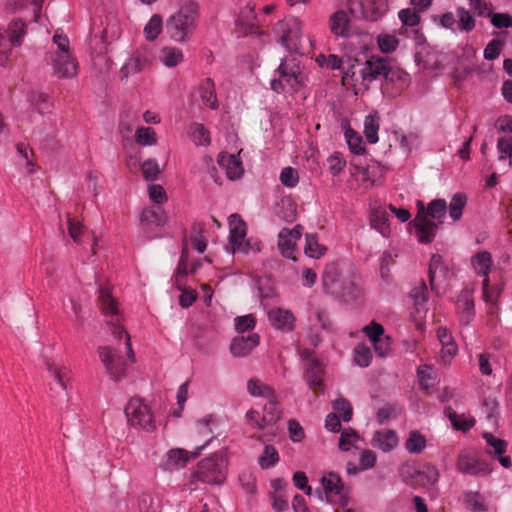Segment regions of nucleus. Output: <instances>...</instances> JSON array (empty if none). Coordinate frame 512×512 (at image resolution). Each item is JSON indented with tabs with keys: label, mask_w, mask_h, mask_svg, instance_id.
<instances>
[{
	"label": "nucleus",
	"mask_w": 512,
	"mask_h": 512,
	"mask_svg": "<svg viewBox=\"0 0 512 512\" xmlns=\"http://www.w3.org/2000/svg\"><path fill=\"white\" fill-rule=\"evenodd\" d=\"M125 414L132 427L141 428L147 432H153L156 429L150 408L140 399H131L125 407Z\"/></svg>",
	"instance_id": "nucleus-4"
},
{
	"label": "nucleus",
	"mask_w": 512,
	"mask_h": 512,
	"mask_svg": "<svg viewBox=\"0 0 512 512\" xmlns=\"http://www.w3.org/2000/svg\"><path fill=\"white\" fill-rule=\"evenodd\" d=\"M419 468H417L416 464L411 463H405L402 465L399 469L400 476L402 477V480L406 484H416L417 477L419 474Z\"/></svg>",
	"instance_id": "nucleus-59"
},
{
	"label": "nucleus",
	"mask_w": 512,
	"mask_h": 512,
	"mask_svg": "<svg viewBox=\"0 0 512 512\" xmlns=\"http://www.w3.org/2000/svg\"><path fill=\"white\" fill-rule=\"evenodd\" d=\"M410 297L413 300L415 308L419 311L428 301L427 286L424 281H421L419 287H415L410 292Z\"/></svg>",
	"instance_id": "nucleus-55"
},
{
	"label": "nucleus",
	"mask_w": 512,
	"mask_h": 512,
	"mask_svg": "<svg viewBox=\"0 0 512 512\" xmlns=\"http://www.w3.org/2000/svg\"><path fill=\"white\" fill-rule=\"evenodd\" d=\"M379 117L378 113H370L364 120V135L369 144L378 142Z\"/></svg>",
	"instance_id": "nucleus-33"
},
{
	"label": "nucleus",
	"mask_w": 512,
	"mask_h": 512,
	"mask_svg": "<svg viewBox=\"0 0 512 512\" xmlns=\"http://www.w3.org/2000/svg\"><path fill=\"white\" fill-rule=\"evenodd\" d=\"M499 160L509 158V165L512 166V139L500 137L497 141Z\"/></svg>",
	"instance_id": "nucleus-64"
},
{
	"label": "nucleus",
	"mask_w": 512,
	"mask_h": 512,
	"mask_svg": "<svg viewBox=\"0 0 512 512\" xmlns=\"http://www.w3.org/2000/svg\"><path fill=\"white\" fill-rule=\"evenodd\" d=\"M345 126L344 137L350 152L355 155H363L366 152V148L363 144L362 136L351 128L348 122L345 123Z\"/></svg>",
	"instance_id": "nucleus-32"
},
{
	"label": "nucleus",
	"mask_w": 512,
	"mask_h": 512,
	"mask_svg": "<svg viewBox=\"0 0 512 512\" xmlns=\"http://www.w3.org/2000/svg\"><path fill=\"white\" fill-rule=\"evenodd\" d=\"M456 468L458 472L473 476H485L493 471V468L485 460L470 456L466 452L459 453Z\"/></svg>",
	"instance_id": "nucleus-10"
},
{
	"label": "nucleus",
	"mask_w": 512,
	"mask_h": 512,
	"mask_svg": "<svg viewBox=\"0 0 512 512\" xmlns=\"http://www.w3.org/2000/svg\"><path fill=\"white\" fill-rule=\"evenodd\" d=\"M279 460L280 458L277 449L272 445H265L258 463L262 469H269L274 467Z\"/></svg>",
	"instance_id": "nucleus-42"
},
{
	"label": "nucleus",
	"mask_w": 512,
	"mask_h": 512,
	"mask_svg": "<svg viewBox=\"0 0 512 512\" xmlns=\"http://www.w3.org/2000/svg\"><path fill=\"white\" fill-rule=\"evenodd\" d=\"M399 44V40L394 35L382 34L378 36V46L383 53L394 52Z\"/></svg>",
	"instance_id": "nucleus-63"
},
{
	"label": "nucleus",
	"mask_w": 512,
	"mask_h": 512,
	"mask_svg": "<svg viewBox=\"0 0 512 512\" xmlns=\"http://www.w3.org/2000/svg\"><path fill=\"white\" fill-rule=\"evenodd\" d=\"M388 61V57L371 56V58L364 63L363 68L360 70V75L363 82L369 84L378 79L380 76L385 78Z\"/></svg>",
	"instance_id": "nucleus-12"
},
{
	"label": "nucleus",
	"mask_w": 512,
	"mask_h": 512,
	"mask_svg": "<svg viewBox=\"0 0 512 512\" xmlns=\"http://www.w3.org/2000/svg\"><path fill=\"white\" fill-rule=\"evenodd\" d=\"M268 318L276 329L292 331L294 329L295 317L288 311L281 308L272 309L268 312Z\"/></svg>",
	"instance_id": "nucleus-22"
},
{
	"label": "nucleus",
	"mask_w": 512,
	"mask_h": 512,
	"mask_svg": "<svg viewBox=\"0 0 512 512\" xmlns=\"http://www.w3.org/2000/svg\"><path fill=\"white\" fill-rule=\"evenodd\" d=\"M99 300L102 312L105 315H117L118 307L115 298L112 297L111 292L106 287L99 288Z\"/></svg>",
	"instance_id": "nucleus-39"
},
{
	"label": "nucleus",
	"mask_w": 512,
	"mask_h": 512,
	"mask_svg": "<svg viewBox=\"0 0 512 512\" xmlns=\"http://www.w3.org/2000/svg\"><path fill=\"white\" fill-rule=\"evenodd\" d=\"M161 58L167 67H175L183 61V53L176 47H164L161 50Z\"/></svg>",
	"instance_id": "nucleus-49"
},
{
	"label": "nucleus",
	"mask_w": 512,
	"mask_h": 512,
	"mask_svg": "<svg viewBox=\"0 0 512 512\" xmlns=\"http://www.w3.org/2000/svg\"><path fill=\"white\" fill-rule=\"evenodd\" d=\"M278 27L282 31V36L280 38L281 44L289 50L296 47L297 41L300 37V28L297 21H280L278 23Z\"/></svg>",
	"instance_id": "nucleus-19"
},
{
	"label": "nucleus",
	"mask_w": 512,
	"mask_h": 512,
	"mask_svg": "<svg viewBox=\"0 0 512 512\" xmlns=\"http://www.w3.org/2000/svg\"><path fill=\"white\" fill-rule=\"evenodd\" d=\"M416 484L424 487L432 486L438 481L439 471L435 465L426 463L419 469Z\"/></svg>",
	"instance_id": "nucleus-34"
},
{
	"label": "nucleus",
	"mask_w": 512,
	"mask_h": 512,
	"mask_svg": "<svg viewBox=\"0 0 512 512\" xmlns=\"http://www.w3.org/2000/svg\"><path fill=\"white\" fill-rule=\"evenodd\" d=\"M326 494L340 495L343 490V481L339 474L329 472L321 479Z\"/></svg>",
	"instance_id": "nucleus-37"
},
{
	"label": "nucleus",
	"mask_w": 512,
	"mask_h": 512,
	"mask_svg": "<svg viewBox=\"0 0 512 512\" xmlns=\"http://www.w3.org/2000/svg\"><path fill=\"white\" fill-rule=\"evenodd\" d=\"M223 467L222 455L215 453L198 463V469L194 473V477L207 484H221L225 480Z\"/></svg>",
	"instance_id": "nucleus-5"
},
{
	"label": "nucleus",
	"mask_w": 512,
	"mask_h": 512,
	"mask_svg": "<svg viewBox=\"0 0 512 512\" xmlns=\"http://www.w3.org/2000/svg\"><path fill=\"white\" fill-rule=\"evenodd\" d=\"M467 203V197L463 193L453 195L449 204V215L453 221H458L462 217L463 209Z\"/></svg>",
	"instance_id": "nucleus-43"
},
{
	"label": "nucleus",
	"mask_w": 512,
	"mask_h": 512,
	"mask_svg": "<svg viewBox=\"0 0 512 512\" xmlns=\"http://www.w3.org/2000/svg\"><path fill=\"white\" fill-rule=\"evenodd\" d=\"M426 447V438L419 431L413 430L405 442V448L409 453L420 454Z\"/></svg>",
	"instance_id": "nucleus-40"
},
{
	"label": "nucleus",
	"mask_w": 512,
	"mask_h": 512,
	"mask_svg": "<svg viewBox=\"0 0 512 512\" xmlns=\"http://www.w3.org/2000/svg\"><path fill=\"white\" fill-rule=\"evenodd\" d=\"M27 33V24L20 18L12 20L7 30L3 33L9 46H20L22 38Z\"/></svg>",
	"instance_id": "nucleus-23"
},
{
	"label": "nucleus",
	"mask_w": 512,
	"mask_h": 512,
	"mask_svg": "<svg viewBox=\"0 0 512 512\" xmlns=\"http://www.w3.org/2000/svg\"><path fill=\"white\" fill-rule=\"evenodd\" d=\"M212 441V437L205 441L202 445L198 446L194 452L191 453V457L197 458L201 451ZM190 455L187 450L181 448L171 449L167 452V460L165 466L169 470L184 467L189 461Z\"/></svg>",
	"instance_id": "nucleus-14"
},
{
	"label": "nucleus",
	"mask_w": 512,
	"mask_h": 512,
	"mask_svg": "<svg viewBox=\"0 0 512 512\" xmlns=\"http://www.w3.org/2000/svg\"><path fill=\"white\" fill-rule=\"evenodd\" d=\"M135 140L140 145H154L157 142L156 132L150 127L137 129Z\"/></svg>",
	"instance_id": "nucleus-57"
},
{
	"label": "nucleus",
	"mask_w": 512,
	"mask_h": 512,
	"mask_svg": "<svg viewBox=\"0 0 512 512\" xmlns=\"http://www.w3.org/2000/svg\"><path fill=\"white\" fill-rule=\"evenodd\" d=\"M456 306L457 311L460 314V323L463 325H468L475 316L473 291L468 288H464L458 297Z\"/></svg>",
	"instance_id": "nucleus-15"
},
{
	"label": "nucleus",
	"mask_w": 512,
	"mask_h": 512,
	"mask_svg": "<svg viewBox=\"0 0 512 512\" xmlns=\"http://www.w3.org/2000/svg\"><path fill=\"white\" fill-rule=\"evenodd\" d=\"M199 4L187 0L180 9L166 21V32L171 40L184 43L191 39L197 29L200 18Z\"/></svg>",
	"instance_id": "nucleus-1"
},
{
	"label": "nucleus",
	"mask_w": 512,
	"mask_h": 512,
	"mask_svg": "<svg viewBox=\"0 0 512 512\" xmlns=\"http://www.w3.org/2000/svg\"><path fill=\"white\" fill-rule=\"evenodd\" d=\"M446 211V201L444 199H435L428 204L427 209H425V214L426 218L430 217L439 222L441 221V218L445 216Z\"/></svg>",
	"instance_id": "nucleus-48"
},
{
	"label": "nucleus",
	"mask_w": 512,
	"mask_h": 512,
	"mask_svg": "<svg viewBox=\"0 0 512 512\" xmlns=\"http://www.w3.org/2000/svg\"><path fill=\"white\" fill-rule=\"evenodd\" d=\"M108 325H110V329L112 334L115 338L121 339L123 336H125V346L127 348V356L132 360V362H135V355L132 349L131 345V338L129 333L125 330V328L118 322L108 321Z\"/></svg>",
	"instance_id": "nucleus-44"
},
{
	"label": "nucleus",
	"mask_w": 512,
	"mask_h": 512,
	"mask_svg": "<svg viewBox=\"0 0 512 512\" xmlns=\"http://www.w3.org/2000/svg\"><path fill=\"white\" fill-rule=\"evenodd\" d=\"M418 212L415 218L409 223L417 231V240L421 244H429L436 237L437 231L442 221L435 222L426 218L425 207L421 201H418Z\"/></svg>",
	"instance_id": "nucleus-7"
},
{
	"label": "nucleus",
	"mask_w": 512,
	"mask_h": 512,
	"mask_svg": "<svg viewBox=\"0 0 512 512\" xmlns=\"http://www.w3.org/2000/svg\"><path fill=\"white\" fill-rule=\"evenodd\" d=\"M150 64L148 56L144 52L136 51L121 68V74L127 78L129 75L141 72Z\"/></svg>",
	"instance_id": "nucleus-24"
},
{
	"label": "nucleus",
	"mask_w": 512,
	"mask_h": 512,
	"mask_svg": "<svg viewBox=\"0 0 512 512\" xmlns=\"http://www.w3.org/2000/svg\"><path fill=\"white\" fill-rule=\"evenodd\" d=\"M217 162L220 167L225 169L226 175L230 180L239 179L244 173L242 161L234 154L221 152L218 155Z\"/></svg>",
	"instance_id": "nucleus-17"
},
{
	"label": "nucleus",
	"mask_w": 512,
	"mask_h": 512,
	"mask_svg": "<svg viewBox=\"0 0 512 512\" xmlns=\"http://www.w3.org/2000/svg\"><path fill=\"white\" fill-rule=\"evenodd\" d=\"M303 361L304 379L310 388L322 385L324 370L314 350L304 348L300 352Z\"/></svg>",
	"instance_id": "nucleus-8"
},
{
	"label": "nucleus",
	"mask_w": 512,
	"mask_h": 512,
	"mask_svg": "<svg viewBox=\"0 0 512 512\" xmlns=\"http://www.w3.org/2000/svg\"><path fill=\"white\" fill-rule=\"evenodd\" d=\"M456 14L459 19V29L471 32L476 26V20L474 16L464 7H458Z\"/></svg>",
	"instance_id": "nucleus-52"
},
{
	"label": "nucleus",
	"mask_w": 512,
	"mask_h": 512,
	"mask_svg": "<svg viewBox=\"0 0 512 512\" xmlns=\"http://www.w3.org/2000/svg\"><path fill=\"white\" fill-rule=\"evenodd\" d=\"M322 285L327 294L349 303L357 300L361 295V290L357 284L351 280H341L336 271L326 270L322 276Z\"/></svg>",
	"instance_id": "nucleus-2"
},
{
	"label": "nucleus",
	"mask_w": 512,
	"mask_h": 512,
	"mask_svg": "<svg viewBox=\"0 0 512 512\" xmlns=\"http://www.w3.org/2000/svg\"><path fill=\"white\" fill-rule=\"evenodd\" d=\"M398 17L403 25L415 27L420 23L421 17L415 9L405 8L399 11Z\"/></svg>",
	"instance_id": "nucleus-62"
},
{
	"label": "nucleus",
	"mask_w": 512,
	"mask_h": 512,
	"mask_svg": "<svg viewBox=\"0 0 512 512\" xmlns=\"http://www.w3.org/2000/svg\"><path fill=\"white\" fill-rule=\"evenodd\" d=\"M372 441L383 452H389L397 446L398 437L394 430H379L374 433Z\"/></svg>",
	"instance_id": "nucleus-29"
},
{
	"label": "nucleus",
	"mask_w": 512,
	"mask_h": 512,
	"mask_svg": "<svg viewBox=\"0 0 512 512\" xmlns=\"http://www.w3.org/2000/svg\"><path fill=\"white\" fill-rule=\"evenodd\" d=\"M360 4L363 18L371 22L380 20L389 10L388 0H366Z\"/></svg>",
	"instance_id": "nucleus-20"
},
{
	"label": "nucleus",
	"mask_w": 512,
	"mask_h": 512,
	"mask_svg": "<svg viewBox=\"0 0 512 512\" xmlns=\"http://www.w3.org/2000/svg\"><path fill=\"white\" fill-rule=\"evenodd\" d=\"M363 331L365 332L373 346H376L377 342H381L382 336L384 335L385 332L384 327L375 321H372L369 325L365 326L363 328Z\"/></svg>",
	"instance_id": "nucleus-58"
},
{
	"label": "nucleus",
	"mask_w": 512,
	"mask_h": 512,
	"mask_svg": "<svg viewBox=\"0 0 512 512\" xmlns=\"http://www.w3.org/2000/svg\"><path fill=\"white\" fill-rule=\"evenodd\" d=\"M472 264L477 274L488 276L492 264V256L488 251L477 253L473 259Z\"/></svg>",
	"instance_id": "nucleus-41"
},
{
	"label": "nucleus",
	"mask_w": 512,
	"mask_h": 512,
	"mask_svg": "<svg viewBox=\"0 0 512 512\" xmlns=\"http://www.w3.org/2000/svg\"><path fill=\"white\" fill-rule=\"evenodd\" d=\"M444 414L448 417L454 430L468 432L472 429L476 421L473 417H466L465 414H457L451 406L444 409Z\"/></svg>",
	"instance_id": "nucleus-28"
},
{
	"label": "nucleus",
	"mask_w": 512,
	"mask_h": 512,
	"mask_svg": "<svg viewBox=\"0 0 512 512\" xmlns=\"http://www.w3.org/2000/svg\"><path fill=\"white\" fill-rule=\"evenodd\" d=\"M326 247L318 243L316 234H306V245L304 252L311 258H319L326 252Z\"/></svg>",
	"instance_id": "nucleus-47"
},
{
	"label": "nucleus",
	"mask_w": 512,
	"mask_h": 512,
	"mask_svg": "<svg viewBox=\"0 0 512 512\" xmlns=\"http://www.w3.org/2000/svg\"><path fill=\"white\" fill-rule=\"evenodd\" d=\"M278 249L283 257L296 261V257L294 256L296 242L282 232H279L278 235Z\"/></svg>",
	"instance_id": "nucleus-45"
},
{
	"label": "nucleus",
	"mask_w": 512,
	"mask_h": 512,
	"mask_svg": "<svg viewBox=\"0 0 512 512\" xmlns=\"http://www.w3.org/2000/svg\"><path fill=\"white\" fill-rule=\"evenodd\" d=\"M259 341L260 337L257 333H251L247 336H236L231 341L230 352L235 357H245L259 345Z\"/></svg>",
	"instance_id": "nucleus-16"
},
{
	"label": "nucleus",
	"mask_w": 512,
	"mask_h": 512,
	"mask_svg": "<svg viewBox=\"0 0 512 512\" xmlns=\"http://www.w3.org/2000/svg\"><path fill=\"white\" fill-rule=\"evenodd\" d=\"M247 390L254 397L274 398V389L257 378H251L247 382Z\"/></svg>",
	"instance_id": "nucleus-36"
},
{
	"label": "nucleus",
	"mask_w": 512,
	"mask_h": 512,
	"mask_svg": "<svg viewBox=\"0 0 512 512\" xmlns=\"http://www.w3.org/2000/svg\"><path fill=\"white\" fill-rule=\"evenodd\" d=\"M329 26L331 33L336 37L349 38L350 18L346 11L338 10L330 16Z\"/></svg>",
	"instance_id": "nucleus-18"
},
{
	"label": "nucleus",
	"mask_w": 512,
	"mask_h": 512,
	"mask_svg": "<svg viewBox=\"0 0 512 512\" xmlns=\"http://www.w3.org/2000/svg\"><path fill=\"white\" fill-rule=\"evenodd\" d=\"M163 27L162 17L159 14H154L146 26L144 27V33L148 41H154L161 33Z\"/></svg>",
	"instance_id": "nucleus-50"
},
{
	"label": "nucleus",
	"mask_w": 512,
	"mask_h": 512,
	"mask_svg": "<svg viewBox=\"0 0 512 512\" xmlns=\"http://www.w3.org/2000/svg\"><path fill=\"white\" fill-rule=\"evenodd\" d=\"M27 101L31 112L49 113L53 107L51 98L44 92L31 90L27 93Z\"/></svg>",
	"instance_id": "nucleus-21"
},
{
	"label": "nucleus",
	"mask_w": 512,
	"mask_h": 512,
	"mask_svg": "<svg viewBox=\"0 0 512 512\" xmlns=\"http://www.w3.org/2000/svg\"><path fill=\"white\" fill-rule=\"evenodd\" d=\"M384 167L378 161H374L373 164L361 168V175L363 182H370L375 184L378 178L383 177Z\"/></svg>",
	"instance_id": "nucleus-46"
},
{
	"label": "nucleus",
	"mask_w": 512,
	"mask_h": 512,
	"mask_svg": "<svg viewBox=\"0 0 512 512\" xmlns=\"http://www.w3.org/2000/svg\"><path fill=\"white\" fill-rule=\"evenodd\" d=\"M372 360V352L365 345H358L354 349V361L362 368L368 367Z\"/></svg>",
	"instance_id": "nucleus-54"
},
{
	"label": "nucleus",
	"mask_w": 512,
	"mask_h": 512,
	"mask_svg": "<svg viewBox=\"0 0 512 512\" xmlns=\"http://www.w3.org/2000/svg\"><path fill=\"white\" fill-rule=\"evenodd\" d=\"M204 226L205 225L201 222L194 223L192 225V232L195 233V236H191V243L200 254L204 253L207 247V240L202 235L204 232Z\"/></svg>",
	"instance_id": "nucleus-51"
},
{
	"label": "nucleus",
	"mask_w": 512,
	"mask_h": 512,
	"mask_svg": "<svg viewBox=\"0 0 512 512\" xmlns=\"http://www.w3.org/2000/svg\"><path fill=\"white\" fill-rule=\"evenodd\" d=\"M275 73L278 74V78L271 80L270 88L278 94L285 91L286 85L293 92H298L305 85L303 74L287 73L285 71Z\"/></svg>",
	"instance_id": "nucleus-13"
},
{
	"label": "nucleus",
	"mask_w": 512,
	"mask_h": 512,
	"mask_svg": "<svg viewBox=\"0 0 512 512\" xmlns=\"http://www.w3.org/2000/svg\"><path fill=\"white\" fill-rule=\"evenodd\" d=\"M332 408L334 411L341 415V418L345 422H349L353 416V408L350 402L343 398L339 397L332 403Z\"/></svg>",
	"instance_id": "nucleus-53"
},
{
	"label": "nucleus",
	"mask_w": 512,
	"mask_h": 512,
	"mask_svg": "<svg viewBox=\"0 0 512 512\" xmlns=\"http://www.w3.org/2000/svg\"><path fill=\"white\" fill-rule=\"evenodd\" d=\"M385 82L397 83L401 86H405L409 82V74L398 66L392 64V60L389 58L386 73Z\"/></svg>",
	"instance_id": "nucleus-35"
},
{
	"label": "nucleus",
	"mask_w": 512,
	"mask_h": 512,
	"mask_svg": "<svg viewBox=\"0 0 512 512\" xmlns=\"http://www.w3.org/2000/svg\"><path fill=\"white\" fill-rule=\"evenodd\" d=\"M143 177L146 181H155L160 174V168L155 159H147L141 165Z\"/></svg>",
	"instance_id": "nucleus-56"
},
{
	"label": "nucleus",
	"mask_w": 512,
	"mask_h": 512,
	"mask_svg": "<svg viewBox=\"0 0 512 512\" xmlns=\"http://www.w3.org/2000/svg\"><path fill=\"white\" fill-rule=\"evenodd\" d=\"M228 224L230 246L239 245V241L243 240L246 236V223L239 214L235 213L229 216Z\"/></svg>",
	"instance_id": "nucleus-25"
},
{
	"label": "nucleus",
	"mask_w": 512,
	"mask_h": 512,
	"mask_svg": "<svg viewBox=\"0 0 512 512\" xmlns=\"http://www.w3.org/2000/svg\"><path fill=\"white\" fill-rule=\"evenodd\" d=\"M371 227L376 229L383 237H389L391 233L389 214L381 207L375 208L370 214Z\"/></svg>",
	"instance_id": "nucleus-26"
},
{
	"label": "nucleus",
	"mask_w": 512,
	"mask_h": 512,
	"mask_svg": "<svg viewBox=\"0 0 512 512\" xmlns=\"http://www.w3.org/2000/svg\"><path fill=\"white\" fill-rule=\"evenodd\" d=\"M448 272L449 270L444 264L443 257L437 253L432 254L428 267V279L432 290L435 289L436 277L439 276L441 278H446Z\"/></svg>",
	"instance_id": "nucleus-30"
},
{
	"label": "nucleus",
	"mask_w": 512,
	"mask_h": 512,
	"mask_svg": "<svg viewBox=\"0 0 512 512\" xmlns=\"http://www.w3.org/2000/svg\"><path fill=\"white\" fill-rule=\"evenodd\" d=\"M140 220L145 224L163 226L165 224V214L160 207H150L141 212Z\"/></svg>",
	"instance_id": "nucleus-38"
},
{
	"label": "nucleus",
	"mask_w": 512,
	"mask_h": 512,
	"mask_svg": "<svg viewBox=\"0 0 512 512\" xmlns=\"http://www.w3.org/2000/svg\"><path fill=\"white\" fill-rule=\"evenodd\" d=\"M193 140L196 145L208 146L211 143L210 132L203 124L195 123L193 126Z\"/></svg>",
	"instance_id": "nucleus-60"
},
{
	"label": "nucleus",
	"mask_w": 512,
	"mask_h": 512,
	"mask_svg": "<svg viewBox=\"0 0 512 512\" xmlns=\"http://www.w3.org/2000/svg\"><path fill=\"white\" fill-rule=\"evenodd\" d=\"M268 402L264 405L261 425L257 423L258 429L262 430L267 425L275 424L282 414L280 403L274 398H268Z\"/></svg>",
	"instance_id": "nucleus-27"
},
{
	"label": "nucleus",
	"mask_w": 512,
	"mask_h": 512,
	"mask_svg": "<svg viewBox=\"0 0 512 512\" xmlns=\"http://www.w3.org/2000/svg\"><path fill=\"white\" fill-rule=\"evenodd\" d=\"M45 367L53 382L49 383L51 398L55 405L68 400L67 384L70 380V370L63 366H57L50 360H45Z\"/></svg>",
	"instance_id": "nucleus-3"
},
{
	"label": "nucleus",
	"mask_w": 512,
	"mask_h": 512,
	"mask_svg": "<svg viewBox=\"0 0 512 512\" xmlns=\"http://www.w3.org/2000/svg\"><path fill=\"white\" fill-rule=\"evenodd\" d=\"M199 93L203 104L211 109L218 108V100L214 81L211 78H205L199 85Z\"/></svg>",
	"instance_id": "nucleus-31"
},
{
	"label": "nucleus",
	"mask_w": 512,
	"mask_h": 512,
	"mask_svg": "<svg viewBox=\"0 0 512 512\" xmlns=\"http://www.w3.org/2000/svg\"><path fill=\"white\" fill-rule=\"evenodd\" d=\"M483 438L485 439L487 445L492 448V450H487L486 454L496 458L504 468H511V457L504 455L508 448V442L504 439L495 437L492 433L489 432L484 433Z\"/></svg>",
	"instance_id": "nucleus-11"
},
{
	"label": "nucleus",
	"mask_w": 512,
	"mask_h": 512,
	"mask_svg": "<svg viewBox=\"0 0 512 512\" xmlns=\"http://www.w3.org/2000/svg\"><path fill=\"white\" fill-rule=\"evenodd\" d=\"M505 41L501 39H492L484 49V58L486 60H495L501 54Z\"/></svg>",
	"instance_id": "nucleus-61"
},
{
	"label": "nucleus",
	"mask_w": 512,
	"mask_h": 512,
	"mask_svg": "<svg viewBox=\"0 0 512 512\" xmlns=\"http://www.w3.org/2000/svg\"><path fill=\"white\" fill-rule=\"evenodd\" d=\"M97 352L111 380L119 382L126 377V360L116 349L110 346H99Z\"/></svg>",
	"instance_id": "nucleus-6"
},
{
	"label": "nucleus",
	"mask_w": 512,
	"mask_h": 512,
	"mask_svg": "<svg viewBox=\"0 0 512 512\" xmlns=\"http://www.w3.org/2000/svg\"><path fill=\"white\" fill-rule=\"evenodd\" d=\"M45 60L52 64L53 74L58 78H71L77 74L78 63L70 54H46Z\"/></svg>",
	"instance_id": "nucleus-9"
}]
</instances>
